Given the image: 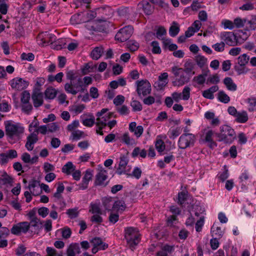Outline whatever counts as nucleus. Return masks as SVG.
<instances>
[{
    "instance_id": "obj_1",
    "label": "nucleus",
    "mask_w": 256,
    "mask_h": 256,
    "mask_svg": "<svg viewBox=\"0 0 256 256\" xmlns=\"http://www.w3.org/2000/svg\"><path fill=\"white\" fill-rule=\"evenodd\" d=\"M140 234L138 228L134 227H128L124 230V238L128 244L133 250L140 241Z\"/></svg>"
},
{
    "instance_id": "obj_2",
    "label": "nucleus",
    "mask_w": 256,
    "mask_h": 256,
    "mask_svg": "<svg viewBox=\"0 0 256 256\" xmlns=\"http://www.w3.org/2000/svg\"><path fill=\"white\" fill-rule=\"evenodd\" d=\"M220 142L230 144L236 138L234 130L228 125H223L220 127V132L215 133Z\"/></svg>"
},
{
    "instance_id": "obj_3",
    "label": "nucleus",
    "mask_w": 256,
    "mask_h": 256,
    "mask_svg": "<svg viewBox=\"0 0 256 256\" xmlns=\"http://www.w3.org/2000/svg\"><path fill=\"white\" fill-rule=\"evenodd\" d=\"M6 135L11 139L14 138H20V136L24 132V128L20 124H12L11 121L8 120L4 122Z\"/></svg>"
},
{
    "instance_id": "obj_4",
    "label": "nucleus",
    "mask_w": 256,
    "mask_h": 256,
    "mask_svg": "<svg viewBox=\"0 0 256 256\" xmlns=\"http://www.w3.org/2000/svg\"><path fill=\"white\" fill-rule=\"evenodd\" d=\"M172 72L174 75V80L172 82L174 86H182L189 82L190 78L184 74L182 68L173 66Z\"/></svg>"
},
{
    "instance_id": "obj_5",
    "label": "nucleus",
    "mask_w": 256,
    "mask_h": 256,
    "mask_svg": "<svg viewBox=\"0 0 256 256\" xmlns=\"http://www.w3.org/2000/svg\"><path fill=\"white\" fill-rule=\"evenodd\" d=\"M64 90L68 93L76 95L78 92H84L85 88L82 78H78L76 80L66 83Z\"/></svg>"
},
{
    "instance_id": "obj_6",
    "label": "nucleus",
    "mask_w": 256,
    "mask_h": 256,
    "mask_svg": "<svg viewBox=\"0 0 256 256\" xmlns=\"http://www.w3.org/2000/svg\"><path fill=\"white\" fill-rule=\"evenodd\" d=\"M134 32V28L128 25L120 28L115 36V40L120 42H124L128 40Z\"/></svg>"
},
{
    "instance_id": "obj_7",
    "label": "nucleus",
    "mask_w": 256,
    "mask_h": 256,
    "mask_svg": "<svg viewBox=\"0 0 256 256\" xmlns=\"http://www.w3.org/2000/svg\"><path fill=\"white\" fill-rule=\"evenodd\" d=\"M195 136L192 134H184L179 138L178 145L179 148L185 149L193 145L194 142Z\"/></svg>"
},
{
    "instance_id": "obj_8",
    "label": "nucleus",
    "mask_w": 256,
    "mask_h": 256,
    "mask_svg": "<svg viewBox=\"0 0 256 256\" xmlns=\"http://www.w3.org/2000/svg\"><path fill=\"white\" fill-rule=\"evenodd\" d=\"M136 92L139 96H144L150 94L151 92V85L146 80H142L136 82Z\"/></svg>"
},
{
    "instance_id": "obj_9",
    "label": "nucleus",
    "mask_w": 256,
    "mask_h": 256,
    "mask_svg": "<svg viewBox=\"0 0 256 256\" xmlns=\"http://www.w3.org/2000/svg\"><path fill=\"white\" fill-rule=\"evenodd\" d=\"M108 172L106 170H104L102 168H100L98 170V172L96 175V180L94 181V184L96 186H105L107 185V183H105L104 182L107 180Z\"/></svg>"
},
{
    "instance_id": "obj_10",
    "label": "nucleus",
    "mask_w": 256,
    "mask_h": 256,
    "mask_svg": "<svg viewBox=\"0 0 256 256\" xmlns=\"http://www.w3.org/2000/svg\"><path fill=\"white\" fill-rule=\"evenodd\" d=\"M10 86L13 89L18 90H22L27 88L28 82L22 78H16L10 82Z\"/></svg>"
},
{
    "instance_id": "obj_11",
    "label": "nucleus",
    "mask_w": 256,
    "mask_h": 256,
    "mask_svg": "<svg viewBox=\"0 0 256 256\" xmlns=\"http://www.w3.org/2000/svg\"><path fill=\"white\" fill-rule=\"evenodd\" d=\"M30 229L28 222H24L14 225L11 229V232L16 235H20V233H26Z\"/></svg>"
},
{
    "instance_id": "obj_12",
    "label": "nucleus",
    "mask_w": 256,
    "mask_h": 256,
    "mask_svg": "<svg viewBox=\"0 0 256 256\" xmlns=\"http://www.w3.org/2000/svg\"><path fill=\"white\" fill-rule=\"evenodd\" d=\"M221 37L226 44L230 46H234L238 44L236 36L232 32H224L222 34Z\"/></svg>"
},
{
    "instance_id": "obj_13",
    "label": "nucleus",
    "mask_w": 256,
    "mask_h": 256,
    "mask_svg": "<svg viewBox=\"0 0 256 256\" xmlns=\"http://www.w3.org/2000/svg\"><path fill=\"white\" fill-rule=\"evenodd\" d=\"M112 114L110 113L108 114H105L100 118H97L96 124L98 126V129H97L96 132L100 135H103L104 133L100 131L104 127L106 126V122L110 118Z\"/></svg>"
},
{
    "instance_id": "obj_14",
    "label": "nucleus",
    "mask_w": 256,
    "mask_h": 256,
    "mask_svg": "<svg viewBox=\"0 0 256 256\" xmlns=\"http://www.w3.org/2000/svg\"><path fill=\"white\" fill-rule=\"evenodd\" d=\"M168 74L167 72H164L158 76V80L155 82L154 86L158 90H162L166 85L168 84Z\"/></svg>"
},
{
    "instance_id": "obj_15",
    "label": "nucleus",
    "mask_w": 256,
    "mask_h": 256,
    "mask_svg": "<svg viewBox=\"0 0 256 256\" xmlns=\"http://www.w3.org/2000/svg\"><path fill=\"white\" fill-rule=\"evenodd\" d=\"M38 136L35 132L30 134L26 138L25 147L28 151H31L34 148V144L38 141Z\"/></svg>"
},
{
    "instance_id": "obj_16",
    "label": "nucleus",
    "mask_w": 256,
    "mask_h": 256,
    "mask_svg": "<svg viewBox=\"0 0 256 256\" xmlns=\"http://www.w3.org/2000/svg\"><path fill=\"white\" fill-rule=\"evenodd\" d=\"M128 162V156L124 155L121 156L120 157V161L118 164V167L116 170V173L118 175H121L122 174H128L126 170V166H127Z\"/></svg>"
},
{
    "instance_id": "obj_17",
    "label": "nucleus",
    "mask_w": 256,
    "mask_h": 256,
    "mask_svg": "<svg viewBox=\"0 0 256 256\" xmlns=\"http://www.w3.org/2000/svg\"><path fill=\"white\" fill-rule=\"evenodd\" d=\"M86 28L91 32L92 34L94 32H103L106 30V27L103 25H100L97 22H88L85 24Z\"/></svg>"
},
{
    "instance_id": "obj_18",
    "label": "nucleus",
    "mask_w": 256,
    "mask_h": 256,
    "mask_svg": "<svg viewBox=\"0 0 256 256\" xmlns=\"http://www.w3.org/2000/svg\"><path fill=\"white\" fill-rule=\"evenodd\" d=\"M32 98L34 106L36 108H38L43 104V94L40 90L34 91L32 95Z\"/></svg>"
},
{
    "instance_id": "obj_19",
    "label": "nucleus",
    "mask_w": 256,
    "mask_h": 256,
    "mask_svg": "<svg viewBox=\"0 0 256 256\" xmlns=\"http://www.w3.org/2000/svg\"><path fill=\"white\" fill-rule=\"evenodd\" d=\"M214 132L212 130L205 129L204 130V140L206 142L208 143V146L211 148H212L217 146L216 143L214 142L212 139V136H214Z\"/></svg>"
},
{
    "instance_id": "obj_20",
    "label": "nucleus",
    "mask_w": 256,
    "mask_h": 256,
    "mask_svg": "<svg viewBox=\"0 0 256 256\" xmlns=\"http://www.w3.org/2000/svg\"><path fill=\"white\" fill-rule=\"evenodd\" d=\"M98 13H102L106 16L102 19L98 20L99 22L102 21L106 22V20L112 16L114 14L110 6H105L100 8L98 9Z\"/></svg>"
},
{
    "instance_id": "obj_21",
    "label": "nucleus",
    "mask_w": 256,
    "mask_h": 256,
    "mask_svg": "<svg viewBox=\"0 0 256 256\" xmlns=\"http://www.w3.org/2000/svg\"><path fill=\"white\" fill-rule=\"evenodd\" d=\"M80 250L78 244L74 243L70 244L66 250L67 256H75L76 254H79Z\"/></svg>"
},
{
    "instance_id": "obj_22",
    "label": "nucleus",
    "mask_w": 256,
    "mask_h": 256,
    "mask_svg": "<svg viewBox=\"0 0 256 256\" xmlns=\"http://www.w3.org/2000/svg\"><path fill=\"white\" fill-rule=\"evenodd\" d=\"M29 227L32 226L34 228L35 232L38 234V232L43 228V222L38 218L31 220L30 222H28Z\"/></svg>"
},
{
    "instance_id": "obj_23",
    "label": "nucleus",
    "mask_w": 256,
    "mask_h": 256,
    "mask_svg": "<svg viewBox=\"0 0 256 256\" xmlns=\"http://www.w3.org/2000/svg\"><path fill=\"white\" fill-rule=\"evenodd\" d=\"M93 246L98 248L100 250H104L108 247V245L103 242L102 239L98 237H95L90 240Z\"/></svg>"
},
{
    "instance_id": "obj_24",
    "label": "nucleus",
    "mask_w": 256,
    "mask_h": 256,
    "mask_svg": "<svg viewBox=\"0 0 256 256\" xmlns=\"http://www.w3.org/2000/svg\"><path fill=\"white\" fill-rule=\"evenodd\" d=\"M166 29L162 26L159 27L156 32L157 38L163 40V43L164 45L168 44L170 42V40H164L162 37L166 35Z\"/></svg>"
},
{
    "instance_id": "obj_25",
    "label": "nucleus",
    "mask_w": 256,
    "mask_h": 256,
    "mask_svg": "<svg viewBox=\"0 0 256 256\" xmlns=\"http://www.w3.org/2000/svg\"><path fill=\"white\" fill-rule=\"evenodd\" d=\"M195 64L190 60H188L184 64V68L183 70L186 74L192 73V74H195L194 72H193Z\"/></svg>"
},
{
    "instance_id": "obj_26",
    "label": "nucleus",
    "mask_w": 256,
    "mask_h": 256,
    "mask_svg": "<svg viewBox=\"0 0 256 256\" xmlns=\"http://www.w3.org/2000/svg\"><path fill=\"white\" fill-rule=\"evenodd\" d=\"M104 52V48L102 46L95 48L91 52V57L93 60H98L100 58Z\"/></svg>"
},
{
    "instance_id": "obj_27",
    "label": "nucleus",
    "mask_w": 256,
    "mask_h": 256,
    "mask_svg": "<svg viewBox=\"0 0 256 256\" xmlns=\"http://www.w3.org/2000/svg\"><path fill=\"white\" fill-rule=\"evenodd\" d=\"M224 83L227 88L231 91H235L237 88L236 85L234 82L232 78L230 77L226 78L224 80Z\"/></svg>"
},
{
    "instance_id": "obj_28",
    "label": "nucleus",
    "mask_w": 256,
    "mask_h": 256,
    "mask_svg": "<svg viewBox=\"0 0 256 256\" xmlns=\"http://www.w3.org/2000/svg\"><path fill=\"white\" fill-rule=\"evenodd\" d=\"M235 117L236 121L240 123H245L248 119V114L246 111L238 112Z\"/></svg>"
},
{
    "instance_id": "obj_29",
    "label": "nucleus",
    "mask_w": 256,
    "mask_h": 256,
    "mask_svg": "<svg viewBox=\"0 0 256 256\" xmlns=\"http://www.w3.org/2000/svg\"><path fill=\"white\" fill-rule=\"evenodd\" d=\"M76 166L73 164L71 162H68L62 168V172L69 175L75 170Z\"/></svg>"
},
{
    "instance_id": "obj_30",
    "label": "nucleus",
    "mask_w": 256,
    "mask_h": 256,
    "mask_svg": "<svg viewBox=\"0 0 256 256\" xmlns=\"http://www.w3.org/2000/svg\"><path fill=\"white\" fill-rule=\"evenodd\" d=\"M96 68V65L94 64L92 62H89L86 64L84 68H82V74L85 75L90 72H94Z\"/></svg>"
},
{
    "instance_id": "obj_31",
    "label": "nucleus",
    "mask_w": 256,
    "mask_h": 256,
    "mask_svg": "<svg viewBox=\"0 0 256 256\" xmlns=\"http://www.w3.org/2000/svg\"><path fill=\"white\" fill-rule=\"evenodd\" d=\"M2 176V178H0V184L4 185L9 184L12 185L13 179L11 176L8 175L6 172H3Z\"/></svg>"
},
{
    "instance_id": "obj_32",
    "label": "nucleus",
    "mask_w": 256,
    "mask_h": 256,
    "mask_svg": "<svg viewBox=\"0 0 256 256\" xmlns=\"http://www.w3.org/2000/svg\"><path fill=\"white\" fill-rule=\"evenodd\" d=\"M57 92L56 89L50 87L46 89L44 92L45 97L46 99L52 100L56 96Z\"/></svg>"
},
{
    "instance_id": "obj_33",
    "label": "nucleus",
    "mask_w": 256,
    "mask_h": 256,
    "mask_svg": "<svg viewBox=\"0 0 256 256\" xmlns=\"http://www.w3.org/2000/svg\"><path fill=\"white\" fill-rule=\"evenodd\" d=\"M40 185L39 182L35 180H31L28 186V188L30 191V192L34 196H36L38 194V192H35V188H38V186Z\"/></svg>"
},
{
    "instance_id": "obj_34",
    "label": "nucleus",
    "mask_w": 256,
    "mask_h": 256,
    "mask_svg": "<svg viewBox=\"0 0 256 256\" xmlns=\"http://www.w3.org/2000/svg\"><path fill=\"white\" fill-rule=\"evenodd\" d=\"M89 212L92 214H102L100 204L91 203L90 206Z\"/></svg>"
},
{
    "instance_id": "obj_35",
    "label": "nucleus",
    "mask_w": 256,
    "mask_h": 256,
    "mask_svg": "<svg viewBox=\"0 0 256 256\" xmlns=\"http://www.w3.org/2000/svg\"><path fill=\"white\" fill-rule=\"evenodd\" d=\"M194 60L200 68H203L207 62V58L200 54L195 56Z\"/></svg>"
},
{
    "instance_id": "obj_36",
    "label": "nucleus",
    "mask_w": 256,
    "mask_h": 256,
    "mask_svg": "<svg viewBox=\"0 0 256 256\" xmlns=\"http://www.w3.org/2000/svg\"><path fill=\"white\" fill-rule=\"evenodd\" d=\"M180 27L176 22H173L172 25L170 26L169 30V34L172 37L176 36L180 32Z\"/></svg>"
},
{
    "instance_id": "obj_37",
    "label": "nucleus",
    "mask_w": 256,
    "mask_h": 256,
    "mask_svg": "<svg viewBox=\"0 0 256 256\" xmlns=\"http://www.w3.org/2000/svg\"><path fill=\"white\" fill-rule=\"evenodd\" d=\"M182 128L180 127H177L175 128L170 129L168 132V134L171 139H174L178 136L182 132Z\"/></svg>"
},
{
    "instance_id": "obj_38",
    "label": "nucleus",
    "mask_w": 256,
    "mask_h": 256,
    "mask_svg": "<svg viewBox=\"0 0 256 256\" xmlns=\"http://www.w3.org/2000/svg\"><path fill=\"white\" fill-rule=\"evenodd\" d=\"M127 48L130 52H135L139 48V44L134 40H130L126 43Z\"/></svg>"
},
{
    "instance_id": "obj_39",
    "label": "nucleus",
    "mask_w": 256,
    "mask_h": 256,
    "mask_svg": "<svg viewBox=\"0 0 256 256\" xmlns=\"http://www.w3.org/2000/svg\"><path fill=\"white\" fill-rule=\"evenodd\" d=\"M126 207L124 202L122 200L116 201L112 204V208L117 210L124 211Z\"/></svg>"
},
{
    "instance_id": "obj_40",
    "label": "nucleus",
    "mask_w": 256,
    "mask_h": 256,
    "mask_svg": "<svg viewBox=\"0 0 256 256\" xmlns=\"http://www.w3.org/2000/svg\"><path fill=\"white\" fill-rule=\"evenodd\" d=\"M218 98L220 102L224 104H227L230 101V97L224 91L218 92Z\"/></svg>"
},
{
    "instance_id": "obj_41",
    "label": "nucleus",
    "mask_w": 256,
    "mask_h": 256,
    "mask_svg": "<svg viewBox=\"0 0 256 256\" xmlns=\"http://www.w3.org/2000/svg\"><path fill=\"white\" fill-rule=\"evenodd\" d=\"M122 140L127 145H133L136 144L134 140L131 138L128 132H126L123 134Z\"/></svg>"
},
{
    "instance_id": "obj_42",
    "label": "nucleus",
    "mask_w": 256,
    "mask_h": 256,
    "mask_svg": "<svg viewBox=\"0 0 256 256\" xmlns=\"http://www.w3.org/2000/svg\"><path fill=\"white\" fill-rule=\"evenodd\" d=\"M143 10L144 12L148 15L151 14L154 10L152 6L148 2H146L142 4Z\"/></svg>"
},
{
    "instance_id": "obj_43",
    "label": "nucleus",
    "mask_w": 256,
    "mask_h": 256,
    "mask_svg": "<svg viewBox=\"0 0 256 256\" xmlns=\"http://www.w3.org/2000/svg\"><path fill=\"white\" fill-rule=\"evenodd\" d=\"M46 256H63L62 252H58L56 250L51 247H47Z\"/></svg>"
},
{
    "instance_id": "obj_44",
    "label": "nucleus",
    "mask_w": 256,
    "mask_h": 256,
    "mask_svg": "<svg viewBox=\"0 0 256 256\" xmlns=\"http://www.w3.org/2000/svg\"><path fill=\"white\" fill-rule=\"evenodd\" d=\"M78 74V72L75 70H68L66 73V78L70 80V81L76 80L79 78Z\"/></svg>"
},
{
    "instance_id": "obj_45",
    "label": "nucleus",
    "mask_w": 256,
    "mask_h": 256,
    "mask_svg": "<svg viewBox=\"0 0 256 256\" xmlns=\"http://www.w3.org/2000/svg\"><path fill=\"white\" fill-rule=\"evenodd\" d=\"M212 232L213 234L218 237V238H222L224 234V232L222 230L221 228L218 226H216L214 224L212 228Z\"/></svg>"
},
{
    "instance_id": "obj_46",
    "label": "nucleus",
    "mask_w": 256,
    "mask_h": 256,
    "mask_svg": "<svg viewBox=\"0 0 256 256\" xmlns=\"http://www.w3.org/2000/svg\"><path fill=\"white\" fill-rule=\"evenodd\" d=\"M249 59L250 58L246 54H242L238 58V64L245 66L248 62Z\"/></svg>"
},
{
    "instance_id": "obj_47",
    "label": "nucleus",
    "mask_w": 256,
    "mask_h": 256,
    "mask_svg": "<svg viewBox=\"0 0 256 256\" xmlns=\"http://www.w3.org/2000/svg\"><path fill=\"white\" fill-rule=\"evenodd\" d=\"M245 25L246 26L247 30H254L256 29V18L250 20H246Z\"/></svg>"
},
{
    "instance_id": "obj_48",
    "label": "nucleus",
    "mask_w": 256,
    "mask_h": 256,
    "mask_svg": "<svg viewBox=\"0 0 256 256\" xmlns=\"http://www.w3.org/2000/svg\"><path fill=\"white\" fill-rule=\"evenodd\" d=\"M30 92L27 90H24L22 93L20 101L22 104L30 102Z\"/></svg>"
},
{
    "instance_id": "obj_49",
    "label": "nucleus",
    "mask_w": 256,
    "mask_h": 256,
    "mask_svg": "<svg viewBox=\"0 0 256 256\" xmlns=\"http://www.w3.org/2000/svg\"><path fill=\"white\" fill-rule=\"evenodd\" d=\"M46 33L47 32H42L38 36L36 40L39 45H44V44L46 43Z\"/></svg>"
},
{
    "instance_id": "obj_50",
    "label": "nucleus",
    "mask_w": 256,
    "mask_h": 256,
    "mask_svg": "<svg viewBox=\"0 0 256 256\" xmlns=\"http://www.w3.org/2000/svg\"><path fill=\"white\" fill-rule=\"evenodd\" d=\"M90 218V221L93 223L100 224L103 222L102 218L100 216L102 214H93Z\"/></svg>"
},
{
    "instance_id": "obj_51",
    "label": "nucleus",
    "mask_w": 256,
    "mask_h": 256,
    "mask_svg": "<svg viewBox=\"0 0 256 256\" xmlns=\"http://www.w3.org/2000/svg\"><path fill=\"white\" fill-rule=\"evenodd\" d=\"M190 87L186 86H185L182 94V99L184 100H188L190 98Z\"/></svg>"
},
{
    "instance_id": "obj_52",
    "label": "nucleus",
    "mask_w": 256,
    "mask_h": 256,
    "mask_svg": "<svg viewBox=\"0 0 256 256\" xmlns=\"http://www.w3.org/2000/svg\"><path fill=\"white\" fill-rule=\"evenodd\" d=\"M206 76V74H200L198 76H194L193 78V80L196 81L198 84H202L205 82Z\"/></svg>"
},
{
    "instance_id": "obj_53",
    "label": "nucleus",
    "mask_w": 256,
    "mask_h": 256,
    "mask_svg": "<svg viewBox=\"0 0 256 256\" xmlns=\"http://www.w3.org/2000/svg\"><path fill=\"white\" fill-rule=\"evenodd\" d=\"M22 112L26 114H29L32 110V106L30 102L22 104Z\"/></svg>"
},
{
    "instance_id": "obj_54",
    "label": "nucleus",
    "mask_w": 256,
    "mask_h": 256,
    "mask_svg": "<svg viewBox=\"0 0 256 256\" xmlns=\"http://www.w3.org/2000/svg\"><path fill=\"white\" fill-rule=\"evenodd\" d=\"M66 214L68 216L69 218L71 219L74 218L78 217V208H72L67 210Z\"/></svg>"
},
{
    "instance_id": "obj_55",
    "label": "nucleus",
    "mask_w": 256,
    "mask_h": 256,
    "mask_svg": "<svg viewBox=\"0 0 256 256\" xmlns=\"http://www.w3.org/2000/svg\"><path fill=\"white\" fill-rule=\"evenodd\" d=\"M151 46L152 47V52L154 54H160L161 52V49L159 46L158 42L156 41H153L151 43Z\"/></svg>"
},
{
    "instance_id": "obj_56",
    "label": "nucleus",
    "mask_w": 256,
    "mask_h": 256,
    "mask_svg": "<svg viewBox=\"0 0 256 256\" xmlns=\"http://www.w3.org/2000/svg\"><path fill=\"white\" fill-rule=\"evenodd\" d=\"M248 102L249 104L248 110L250 112L254 111L256 106V98H248Z\"/></svg>"
},
{
    "instance_id": "obj_57",
    "label": "nucleus",
    "mask_w": 256,
    "mask_h": 256,
    "mask_svg": "<svg viewBox=\"0 0 256 256\" xmlns=\"http://www.w3.org/2000/svg\"><path fill=\"white\" fill-rule=\"evenodd\" d=\"M246 22V20H242L240 18H236L234 20V26L236 28H240L244 26Z\"/></svg>"
},
{
    "instance_id": "obj_58",
    "label": "nucleus",
    "mask_w": 256,
    "mask_h": 256,
    "mask_svg": "<svg viewBox=\"0 0 256 256\" xmlns=\"http://www.w3.org/2000/svg\"><path fill=\"white\" fill-rule=\"evenodd\" d=\"M235 70L238 75L247 72L248 70L244 65L238 64L235 66Z\"/></svg>"
},
{
    "instance_id": "obj_59",
    "label": "nucleus",
    "mask_w": 256,
    "mask_h": 256,
    "mask_svg": "<svg viewBox=\"0 0 256 256\" xmlns=\"http://www.w3.org/2000/svg\"><path fill=\"white\" fill-rule=\"evenodd\" d=\"M112 203V201L110 198H104L102 199V204L106 210H110L111 206L113 204Z\"/></svg>"
},
{
    "instance_id": "obj_60",
    "label": "nucleus",
    "mask_w": 256,
    "mask_h": 256,
    "mask_svg": "<svg viewBox=\"0 0 256 256\" xmlns=\"http://www.w3.org/2000/svg\"><path fill=\"white\" fill-rule=\"evenodd\" d=\"M131 106L134 111H140L142 110V106L140 102L134 100L131 102Z\"/></svg>"
},
{
    "instance_id": "obj_61",
    "label": "nucleus",
    "mask_w": 256,
    "mask_h": 256,
    "mask_svg": "<svg viewBox=\"0 0 256 256\" xmlns=\"http://www.w3.org/2000/svg\"><path fill=\"white\" fill-rule=\"evenodd\" d=\"M156 148L158 152H162L165 148V144L161 140H157L156 142Z\"/></svg>"
},
{
    "instance_id": "obj_62",
    "label": "nucleus",
    "mask_w": 256,
    "mask_h": 256,
    "mask_svg": "<svg viewBox=\"0 0 256 256\" xmlns=\"http://www.w3.org/2000/svg\"><path fill=\"white\" fill-rule=\"evenodd\" d=\"M142 174V170H141L138 168H134L132 174H128V175L131 176H134L136 178V179H139Z\"/></svg>"
},
{
    "instance_id": "obj_63",
    "label": "nucleus",
    "mask_w": 256,
    "mask_h": 256,
    "mask_svg": "<svg viewBox=\"0 0 256 256\" xmlns=\"http://www.w3.org/2000/svg\"><path fill=\"white\" fill-rule=\"evenodd\" d=\"M224 46L225 44L224 42H221L220 43H216L212 45V47L216 51L222 52H223L224 50Z\"/></svg>"
},
{
    "instance_id": "obj_64",
    "label": "nucleus",
    "mask_w": 256,
    "mask_h": 256,
    "mask_svg": "<svg viewBox=\"0 0 256 256\" xmlns=\"http://www.w3.org/2000/svg\"><path fill=\"white\" fill-rule=\"evenodd\" d=\"M186 194L184 192H179L178 194V203L182 205L186 200Z\"/></svg>"
}]
</instances>
